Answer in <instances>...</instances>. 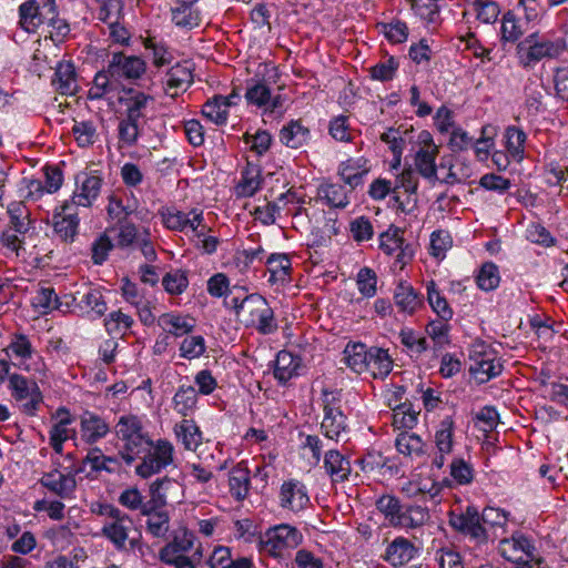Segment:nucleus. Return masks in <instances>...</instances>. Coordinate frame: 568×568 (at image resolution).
Here are the masks:
<instances>
[{"label": "nucleus", "mask_w": 568, "mask_h": 568, "mask_svg": "<svg viewBox=\"0 0 568 568\" xmlns=\"http://www.w3.org/2000/svg\"><path fill=\"white\" fill-rule=\"evenodd\" d=\"M115 435L123 443L119 454L126 465L133 464L138 456L152 446V439L135 415L121 416L115 425Z\"/></svg>", "instance_id": "nucleus-1"}, {"label": "nucleus", "mask_w": 568, "mask_h": 568, "mask_svg": "<svg viewBox=\"0 0 568 568\" xmlns=\"http://www.w3.org/2000/svg\"><path fill=\"white\" fill-rule=\"evenodd\" d=\"M233 302L236 315L246 327H255L264 335L272 334L277 329L274 312L263 296L252 294L240 304H237L236 298Z\"/></svg>", "instance_id": "nucleus-2"}, {"label": "nucleus", "mask_w": 568, "mask_h": 568, "mask_svg": "<svg viewBox=\"0 0 568 568\" xmlns=\"http://www.w3.org/2000/svg\"><path fill=\"white\" fill-rule=\"evenodd\" d=\"M567 51V42L564 38H539L529 36L518 45L520 64L525 68L535 65L542 59H556Z\"/></svg>", "instance_id": "nucleus-3"}, {"label": "nucleus", "mask_w": 568, "mask_h": 568, "mask_svg": "<svg viewBox=\"0 0 568 568\" xmlns=\"http://www.w3.org/2000/svg\"><path fill=\"white\" fill-rule=\"evenodd\" d=\"M469 362V372L478 383H486L503 371V364L497 354L484 342L471 344Z\"/></svg>", "instance_id": "nucleus-4"}, {"label": "nucleus", "mask_w": 568, "mask_h": 568, "mask_svg": "<svg viewBox=\"0 0 568 568\" xmlns=\"http://www.w3.org/2000/svg\"><path fill=\"white\" fill-rule=\"evenodd\" d=\"M9 389L20 410L26 415H36L43 397L38 384L20 374L9 376Z\"/></svg>", "instance_id": "nucleus-5"}, {"label": "nucleus", "mask_w": 568, "mask_h": 568, "mask_svg": "<svg viewBox=\"0 0 568 568\" xmlns=\"http://www.w3.org/2000/svg\"><path fill=\"white\" fill-rule=\"evenodd\" d=\"M428 305L432 306L433 311L437 314L440 321L436 323H428L432 329L428 331V336L432 337L433 342L439 347L449 345L450 341L448 337V321L453 317V310L450 308L447 300L439 294L435 288V283L428 282Z\"/></svg>", "instance_id": "nucleus-6"}, {"label": "nucleus", "mask_w": 568, "mask_h": 568, "mask_svg": "<svg viewBox=\"0 0 568 568\" xmlns=\"http://www.w3.org/2000/svg\"><path fill=\"white\" fill-rule=\"evenodd\" d=\"M302 540L303 536L295 527L282 524L268 529L261 544L264 551L281 558L286 550L296 548Z\"/></svg>", "instance_id": "nucleus-7"}, {"label": "nucleus", "mask_w": 568, "mask_h": 568, "mask_svg": "<svg viewBox=\"0 0 568 568\" xmlns=\"http://www.w3.org/2000/svg\"><path fill=\"white\" fill-rule=\"evenodd\" d=\"M144 454L142 463L135 468L136 474L142 478H149L160 473L174 460V447L166 439H159L156 443L152 442L151 448Z\"/></svg>", "instance_id": "nucleus-8"}, {"label": "nucleus", "mask_w": 568, "mask_h": 568, "mask_svg": "<svg viewBox=\"0 0 568 568\" xmlns=\"http://www.w3.org/2000/svg\"><path fill=\"white\" fill-rule=\"evenodd\" d=\"M134 530L133 519L120 510L108 521H103L101 532L118 550H122L126 547V541L130 542L131 548H134L136 540L130 538V534Z\"/></svg>", "instance_id": "nucleus-9"}, {"label": "nucleus", "mask_w": 568, "mask_h": 568, "mask_svg": "<svg viewBox=\"0 0 568 568\" xmlns=\"http://www.w3.org/2000/svg\"><path fill=\"white\" fill-rule=\"evenodd\" d=\"M324 418L321 428L324 435L338 442L342 433L346 430V417L343 414L337 394L324 393Z\"/></svg>", "instance_id": "nucleus-10"}, {"label": "nucleus", "mask_w": 568, "mask_h": 568, "mask_svg": "<svg viewBox=\"0 0 568 568\" xmlns=\"http://www.w3.org/2000/svg\"><path fill=\"white\" fill-rule=\"evenodd\" d=\"M403 231L390 226L379 236V248L387 255L395 256V265L403 268L413 260L414 250L409 244L404 245Z\"/></svg>", "instance_id": "nucleus-11"}, {"label": "nucleus", "mask_w": 568, "mask_h": 568, "mask_svg": "<svg viewBox=\"0 0 568 568\" xmlns=\"http://www.w3.org/2000/svg\"><path fill=\"white\" fill-rule=\"evenodd\" d=\"M245 99L248 104L264 108L271 113H282L284 105V99L280 94L273 97L270 87L261 80L247 81Z\"/></svg>", "instance_id": "nucleus-12"}, {"label": "nucleus", "mask_w": 568, "mask_h": 568, "mask_svg": "<svg viewBox=\"0 0 568 568\" xmlns=\"http://www.w3.org/2000/svg\"><path fill=\"white\" fill-rule=\"evenodd\" d=\"M52 226L57 236L64 243H72L78 235L79 217L72 204L65 202L52 215Z\"/></svg>", "instance_id": "nucleus-13"}, {"label": "nucleus", "mask_w": 568, "mask_h": 568, "mask_svg": "<svg viewBox=\"0 0 568 568\" xmlns=\"http://www.w3.org/2000/svg\"><path fill=\"white\" fill-rule=\"evenodd\" d=\"M145 69V62L141 58L118 52L112 54L108 65V73L113 78L135 80L141 78Z\"/></svg>", "instance_id": "nucleus-14"}, {"label": "nucleus", "mask_w": 568, "mask_h": 568, "mask_svg": "<svg viewBox=\"0 0 568 568\" xmlns=\"http://www.w3.org/2000/svg\"><path fill=\"white\" fill-rule=\"evenodd\" d=\"M449 523L455 529L477 541H484L487 538L481 516L475 507H467L460 515L450 514Z\"/></svg>", "instance_id": "nucleus-15"}, {"label": "nucleus", "mask_w": 568, "mask_h": 568, "mask_svg": "<svg viewBox=\"0 0 568 568\" xmlns=\"http://www.w3.org/2000/svg\"><path fill=\"white\" fill-rule=\"evenodd\" d=\"M110 433L109 423L100 415L84 410L80 416V438L88 445H94Z\"/></svg>", "instance_id": "nucleus-16"}, {"label": "nucleus", "mask_w": 568, "mask_h": 568, "mask_svg": "<svg viewBox=\"0 0 568 568\" xmlns=\"http://www.w3.org/2000/svg\"><path fill=\"white\" fill-rule=\"evenodd\" d=\"M182 486L175 479L163 477L150 485L149 499L151 509L164 508L169 500L179 499Z\"/></svg>", "instance_id": "nucleus-17"}, {"label": "nucleus", "mask_w": 568, "mask_h": 568, "mask_svg": "<svg viewBox=\"0 0 568 568\" xmlns=\"http://www.w3.org/2000/svg\"><path fill=\"white\" fill-rule=\"evenodd\" d=\"M534 550L531 542L519 532L514 534L510 538H504L499 542L500 555L513 562L532 559Z\"/></svg>", "instance_id": "nucleus-18"}, {"label": "nucleus", "mask_w": 568, "mask_h": 568, "mask_svg": "<svg viewBox=\"0 0 568 568\" xmlns=\"http://www.w3.org/2000/svg\"><path fill=\"white\" fill-rule=\"evenodd\" d=\"M40 484L61 499L72 498L77 487L73 474H63L57 469L43 474Z\"/></svg>", "instance_id": "nucleus-19"}, {"label": "nucleus", "mask_w": 568, "mask_h": 568, "mask_svg": "<svg viewBox=\"0 0 568 568\" xmlns=\"http://www.w3.org/2000/svg\"><path fill=\"white\" fill-rule=\"evenodd\" d=\"M280 495L281 506L293 511L304 509L310 503L305 485L297 480L283 483Z\"/></svg>", "instance_id": "nucleus-20"}, {"label": "nucleus", "mask_w": 568, "mask_h": 568, "mask_svg": "<svg viewBox=\"0 0 568 568\" xmlns=\"http://www.w3.org/2000/svg\"><path fill=\"white\" fill-rule=\"evenodd\" d=\"M454 422L450 416H446L435 430V446L438 454L433 459V465L442 468L445 463V456L453 449Z\"/></svg>", "instance_id": "nucleus-21"}, {"label": "nucleus", "mask_w": 568, "mask_h": 568, "mask_svg": "<svg viewBox=\"0 0 568 568\" xmlns=\"http://www.w3.org/2000/svg\"><path fill=\"white\" fill-rule=\"evenodd\" d=\"M52 85L63 95H73L78 91L75 68L70 61L59 62L52 78Z\"/></svg>", "instance_id": "nucleus-22"}, {"label": "nucleus", "mask_w": 568, "mask_h": 568, "mask_svg": "<svg viewBox=\"0 0 568 568\" xmlns=\"http://www.w3.org/2000/svg\"><path fill=\"white\" fill-rule=\"evenodd\" d=\"M324 468L333 483H343L347 480L352 471L348 458L335 449H329L325 454Z\"/></svg>", "instance_id": "nucleus-23"}, {"label": "nucleus", "mask_w": 568, "mask_h": 568, "mask_svg": "<svg viewBox=\"0 0 568 568\" xmlns=\"http://www.w3.org/2000/svg\"><path fill=\"white\" fill-rule=\"evenodd\" d=\"M270 272L268 282L273 285H285L291 282L292 263L287 254L274 253L266 261Z\"/></svg>", "instance_id": "nucleus-24"}, {"label": "nucleus", "mask_w": 568, "mask_h": 568, "mask_svg": "<svg viewBox=\"0 0 568 568\" xmlns=\"http://www.w3.org/2000/svg\"><path fill=\"white\" fill-rule=\"evenodd\" d=\"M120 101L125 105V118L144 124L145 110L149 102L153 101L151 95L131 89L128 97Z\"/></svg>", "instance_id": "nucleus-25"}, {"label": "nucleus", "mask_w": 568, "mask_h": 568, "mask_svg": "<svg viewBox=\"0 0 568 568\" xmlns=\"http://www.w3.org/2000/svg\"><path fill=\"white\" fill-rule=\"evenodd\" d=\"M193 82V74L191 69L181 63H176L166 73L165 93L172 98L179 95V91H185L186 88Z\"/></svg>", "instance_id": "nucleus-26"}, {"label": "nucleus", "mask_w": 568, "mask_h": 568, "mask_svg": "<svg viewBox=\"0 0 568 568\" xmlns=\"http://www.w3.org/2000/svg\"><path fill=\"white\" fill-rule=\"evenodd\" d=\"M367 161L364 158L348 159L342 162L338 174L351 186V191L363 183V178L368 173Z\"/></svg>", "instance_id": "nucleus-27"}, {"label": "nucleus", "mask_w": 568, "mask_h": 568, "mask_svg": "<svg viewBox=\"0 0 568 568\" xmlns=\"http://www.w3.org/2000/svg\"><path fill=\"white\" fill-rule=\"evenodd\" d=\"M397 450L416 460L418 465H424L425 443L422 437L415 433H402L396 439Z\"/></svg>", "instance_id": "nucleus-28"}, {"label": "nucleus", "mask_w": 568, "mask_h": 568, "mask_svg": "<svg viewBox=\"0 0 568 568\" xmlns=\"http://www.w3.org/2000/svg\"><path fill=\"white\" fill-rule=\"evenodd\" d=\"M102 186V179L98 175H85L81 185L72 197L77 206L89 207L99 196Z\"/></svg>", "instance_id": "nucleus-29"}, {"label": "nucleus", "mask_w": 568, "mask_h": 568, "mask_svg": "<svg viewBox=\"0 0 568 568\" xmlns=\"http://www.w3.org/2000/svg\"><path fill=\"white\" fill-rule=\"evenodd\" d=\"M280 140L291 149H298L310 140V130L300 120H292L281 129Z\"/></svg>", "instance_id": "nucleus-30"}, {"label": "nucleus", "mask_w": 568, "mask_h": 568, "mask_svg": "<svg viewBox=\"0 0 568 568\" xmlns=\"http://www.w3.org/2000/svg\"><path fill=\"white\" fill-rule=\"evenodd\" d=\"M57 415L60 420L50 430V445L57 454H62L63 443L71 437V429L68 426L72 423L70 413L65 408H59Z\"/></svg>", "instance_id": "nucleus-31"}, {"label": "nucleus", "mask_w": 568, "mask_h": 568, "mask_svg": "<svg viewBox=\"0 0 568 568\" xmlns=\"http://www.w3.org/2000/svg\"><path fill=\"white\" fill-rule=\"evenodd\" d=\"M9 227L21 235L27 234L33 227L30 211L21 201L12 202L8 206Z\"/></svg>", "instance_id": "nucleus-32"}, {"label": "nucleus", "mask_w": 568, "mask_h": 568, "mask_svg": "<svg viewBox=\"0 0 568 568\" xmlns=\"http://www.w3.org/2000/svg\"><path fill=\"white\" fill-rule=\"evenodd\" d=\"M368 353H371V348H367L366 345L362 343L347 344L344 349L345 363L351 369L358 374L367 372L369 367Z\"/></svg>", "instance_id": "nucleus-33"}, {"label": "nucleus", "mask_w": 568, "mask_h": 568, "mask_svg": "<svg viewBox=\"0 0 568 568\" xmlns=\"http://www.w3.org/2000/svg\"><path fill=\"white\" fill-rule=\"evenodd\" d=\"M32 305L41 314H47L52 310L67 312L70 306L69 301H60L52 287H41L33 297Z\"/></svg>", "instance_id": "nucleus-34"}, {"label": "nucleus", "mask_w": 568, "mask_h": 568, "mask_svg": "<svg viewBox=\"0 0 568 568\" xmlns=\"http://www.w3.org/2000/svg\"><path fill=\"white\" fill-rule=\"evenodd\" d=\"M176 437L182 442L187 450L195 452L202 443V432L193 419H183L174 427Z\"/></svg>", "instance_id": "nucleus-35"}, {"label": "nucleus", "mask_w": 568, "mask_h": 568, "mask_svg": "<svg viewBox=\"0 0 568 568\" xmlns=\"http://www.w3.org/2000/svg\"><path fill=\"white\" fill-rule=\"evenodd\" d=\"M415 552L414 546L404 538H396L388 545L384 558L392 566L397 567L408 562Z\"/></svg>", "instance_id": "nucleus-36"}, {"label": "nucleus", "mask_w": 568, "mask_h": 568, "mask_svg": "<svg viewBox=\"0 0 568 568\" xmlns=\"http://www.w3.org/2000/svg\"><path fill=\"white\" fill-rule=\"evenodd\" d=\"M300 359L287 351H281L275 359L274 377L282 384L297 374Z\"/></svg>", "instance_id": "nucleus-37"}, {"label": "nucleus", "mask_w": 568, "mask_h": 568, "mask_svg": "<svg viewBox=\"0 0 568 568\" xmlns=\"http://www.w3.org/2000/svg\"><path fill=\"white\" fill-rule=\"evenodd\" d=\"M159 325L171 335L182 336L193 331L195 321L191 317L165 313L160 316Z\"/></svg>", "instance_id": "nucleus-38"}, {"label": "nucleus", "mask_w": 568, "mask_h": 568, "mask_svg": "<svg viewBox=\"0 0 568 568\" xmlns=\"http://www.w3.org/2000/svg\"><path fill=\"white\" fill-rule=\"evenodd\" d=\"M229 98L215 95L213 99L206 101L202 106V114L212 123L222 125L226 123L229 116V106L231 102Z\"/></svg>", "instance_id": "nucleus-39"}, {"label": "nucleus", "mask_w": 568, "mask_h": 568, "mask_svg": "<svg viewBox=\"0 0 568 568\" xmlns=\"http://www.w3.org/2000/svg\"><path fill=\"white\" fill-rule=\"evenodd\" d=\"M317 194L320 200L331 207L344 209L349 203L347 191L341 184H322L318 187Z\"/></svg>", "instance_id": "nucleus-40"}, {"label": "nucleus", "mask_w": 568, "mask_h": 568, "mask_svg": "<svg viewBox=\"0 0 568 568\" xmlns=\"http://www.w3.org/2000/svg\"><path fill=\"white\" fill-rule=\"evenodd\" d=\"M394 301L402 312L413 313L422 305V298L414 287L407 283H399L394 292Z\"/></svg>", "instance_id": "nucleus-41"}, {"label": "nucleus", "mask_w": 568, "mask_h": 568, "mask_svg": "<svg viewBox=\"0 0 568 568\" xmlns=\"http://www.w3.org/2000/svg\"><path fill=\"white\" fill-rule=\"evenodd\" d=\"M19 24L23 30L34 32L43 23L37 0H28L21 3L19 7Z\"/></svg>", "instance_id": "nucleus-42"}, {"label": "nucleus", "mask_w": 568, "mask_h": 568, "mask_svg": "<svg viewBox=\"0 0 568 568\" xmlns=\"http://www.w3.org/2000/svg\"><path fill=\"white\" fill-rule=\"evenodd\" d=\"M250 483V473L245 467L237 466L231 470L229 478L230 491L236 500L246 498Z\"/></svg>", "instance_id": "nucleus-43"}, {"label": "nucleus", "mask_w": 568, "mask_h": 568, "mask_svg": "<svg viewBox=\"0 0 568 568\" xmlns=\"http://www.w3.org/2000/svg\"><path fill=\"white\" fill-rule=\"evenodd\" d=\"M369 367L367 372L376 377H384L389 374L393 367V361L390 359L386 349L379 347H371Z\"/></svg>", "instance_id": "nucleus-44"}, {"label": "nucleus", "mask_w": 568, "mask_h": 568, "mask_svg": "<svg viewBox=\"0 0 568 568\" xmlns=\"http://www.w3.org/2000/svg\"><path fill=\"white\" fill-rule=\"evenodd\" d=\"M118 501L121 506L130 509V510H138L140 514H150L153 509L150 507V499L148 501H144V497L141 494V491L135 487H130L124 489L119 498Z\"/></svg>", "instance_id": "nucleus-45"}, {"label": "nucleus", "mask_w": 568, "mask_h": 568, "mask_svg": "<svg viewBox=\"0 0 568 568\" xmlns=\"http://www.w3.org/2000/svg\"><path fill=\"white\" fill-rule=\"evenodd\" d=\"M172 22L180 28L193 29L201 23L200 11L195 8L176 4L171 9Z\"/></svg>", "instance_id": "nucleus-46"}, {"label": "nucleus", "mask_w": 568, "mask_h": 568, "mask_svg": "<svg viewBox=\"0 0 568 568\" xmlns=\"http://www.w3.org/2000/svg\"><path fill=\"white\" fill-rule=\"evenodd\" d=\"M197 402V394L193 386H181L173 397L174 409L182 416L191 414Z\"/></svg>", "instance_id": "nucleus-47"}, {"label": "nucleus", "mask_w": 568, "mask_h": 568, "mask_svg": "<svg viewBox=\"0 0 568 568\" xmlns=\"http://www.w3.org/2000/svg\"><path fill=\"white\" fill-rule=\"evenodd\" d=\"M437 152V145L434 144L433 139L428 136V181L435 179L436 181L454 183L457 178L452 172V166L442 165L437 169L434 164V154Z\"/></svg>", "instance_id": "nucleus-48"}, {"label": "nucleus", "mask_w": 568, "mask_h": 568, "mask_svg": "<svg viewBox=\"0 0 568 568\" xmlns=\"http://www.w3.org/2000/svg\"><path fill=\"white\" fill-rule=\"evenodd\" d=\"M148 516L146 530L154 537L161 538L166 535L170 528V516L164 508H158L150 514H142Z\"/></svg>", "instance_id": "nucleus-49"}, {"label": "nucleus", "mask_w": 568, "mask_h": 568, "mask_svg": "<svg viewBox=\"0 0 568 568\" xmlns=\"http://www.w3.org/2000/svg\"><path fill=\"white\" fill-rule=\"evenodd\" d=\"M476 18L484 23H494L499 16V7L493 0H467Z\"/></svg>", "instance_id": "nucleus-50"}, {"label": "nucleus", "mask_w": 568, "mask_h": 568, "mask_svg": "<svg viewBox=\"0 0 568 568\" xmlns=\"http://www.w3.org/2000/svg\"><path fill=\"white\" fill-rule=\"evenodd\" d=\"M72 133L80 148H89L98 139L97 126L92 121H74Z\"/></svg>", "instance_id": "nucleus-51"}, {"label": "nucleus", "mask_w": 568, "mask_h": 568, "mask_svg": "<svg viewBox=\"0 0 568 568\" xmlns=\"http://www.w3.org/2000/svg\"><path fill=\"white\" fill-rule=\"evenodd\" d=\"M142 123L136 122L123 116L118 125V134L120 142L125 146H132L136 143L141 131L143 129Z\"/></svg>", "instance_id": "nucleus-52"}, {"label": "nucleus", "mask_w": 568, "mask_h": 568, "mask_svg": "<svg viewBox=\"0 0 568 568\" xmlns=\"http://www.w3.org/2000/svg\"><path fill=\"white\" fill-rule=\"evenodd\" d=\"M111 463H116V459L114 457L103 455L101 449L95 447L89 450L79 468L75 469V473H83L85 464H90L93 471H111L109 467V464Z\"/></svg>", "instance_id": "nucleus-53"}, {"label": "nucleus", "mask_w": 568, "mask_h": 568, "mask_svg": "<svg viewBox=\"0 0 568 568\" xmlns=\"http://www.w3.org/2000/svg\"><path fill=\"white\" fill-rule=\"evenodd\" d=\"M79 306L88 313H93L97 317L103 316L108 310L103 295L98 290H90L85 293L81 297Z\"/></svg>", "instance_id": "nucleus-54"}, {"label": "nucleus", "mask_w": 568, "mask_h": 568, "mask_svg": "<svg viewBox=\"0 0 568 568\" xmlns=\"http://www.w3.org/2000/svg\"><path fill=\"white\" fill-rule=\"evenodd\" d=\"M159 214L166 229L176 232H184L186 230L187 213L174 207H162Z\"/></svg>", "instance_id": "nucleus-55"}, {"label": "nucleus", "mask_w": 568, "mask_h": 568, "mask_svg": "<svg viewBox=\"0 0 568 568\" xmlns=\"http://www.w3.org/2000/svg\"><path fill=\"white\" fill-rule=\"evenodd\" d=\"M430 254L442 261L445 258L447 251L453 246V239L448 231L438 230L430 234Z\"/></svg>", "instance_id": "nucleus-56"}, {"label": "nucleus", "mask_w": 568, "mask_h": 568, "mask_svg": "<svg viewBox=\"0 0 568 568\" xmlns=\"http://www.w3.org/2000/svg\"><path fill=\"white\" fill-rule=\"evenodd\" d=\"M399 337L402 344L407 348V352L412 357L420 356L426 349L425 337L410 328L402 329Z\"/></svg>", "instance_id": "nucleus-57"}, {"label": "nucleus", "mask_w": 568, "mask_h": 568, "mask_svg": "<svg viewBox=\"0 0 568 568\" xmlns=\"http://www.w3.org/2000/svg\"><path fill=\"white\" fill-rule=\"evenodd\" d=\"M476 280H477L478 286L481 290H484V291L495 290L500 282L498 267L491 262L484 263L479 270V273H478Z\"/></svg>", "instance_id": "nucleus-58"}, {"label": "nucleus", "mask_w": 568, "mask_h": 568, "mask_svg": "<svg viewBox=\"0 0 568 568\" xmlns=\"http://www.w3.org/2000/svg\"><path fill=\"white\" fill-rule=\"evenodd\" d=\"M526 141V133L516 128L510 126L506 130V145L508 153L515 160H521Z\"/></svg>", "instance_id": "nucleus-59"}, {"label": "nucleus", "mask_w": 568, "mask_h": 568, "mask_svg": "<svg viewBox=\"0 0 568 568\" xmlns=\"http://www.w3.org/2000/svg\"><path fill=\"white\" fill-rule=\"evenodd\" d=\"M133 318L121 311L111 312L104 320V326L110 334H124L131 328Z\"/></svg>", "instance_id": "nucleus-60"}, {"label": "nucleus", "mask_w": 568, "mask_h": 568, "mask_svg": "<svg viewBox=\"0 0 568 568\" xmlns=\"http://www.w3.org/2000/svg\"><path fill=\"white\" fill-rule=\"evenodd\" d=\"M162 285L169 294L180 295L189 285L186 273L181 270L169 272L163 276Z\"/></svg>", "instance_id": "nucleus-61"}, {"label": "nucleus", "mask_w": 568, "mask_h": 568, "mask_svg": "<svg viewBox=\"0 0 568 568\" xmlns=\"http://www.w3.org/2000/svg\"><path fill=\"white\" fill-rule=\"evenodd\" d=\"M377 509L389 518L393 524H402L399 500L390 495H384L376 501Z\"/></svg>", "instance_id": "nucleus-62"}, {"label": "nucleus", "mask_w": 568, "mask_h": 568, "mask_svg": "<svg viewBox=\"0 0 568 568\" xmlns=\"http://www.w3.org/2000/svg\"><path fill=\"white\" fill-rule=\"evenodd\" d=\"M139 241L136 226L128 221H119L115 245L120 248H126Z\"/></svg>", "instance_id": "nucleus-63"}, {"label": "nucleus", "mask_w": 568, "mask_h": 568, "mask_svg": "<svg viewBox=\"0 0 568 568\" xmlns=\"http://www.w3.org/2000/svg\"><path fill=\"white\" fill-rule=\"evenodd\" d=\"M205 349V342L202 336H190L181 343L180 355L187 359H194L202 356Z\"/></svg>", "instance_id": "nucleus-64"}]
</instances>
